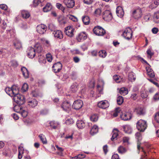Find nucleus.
Here are the masks:
<instances>
[{"label":"nucleus","mask_w":159,"mask_h":159,"mask_svg":"<svg viewBox=\"0 0 159 159\" xmlns=\"http://www.w3.org/2000/svg\"><path fill=\"white\" fill-rule=\"evenodd\" d=\"M5 90L9 95L13 97L14 100L17 104L22 105L25 103V97L19 93V88L16 85H13L11 88L7 87Z\"/></svg>","instance_id":"nucleus-1"},{"label":"nucleus","mask_w":159,"mask_h":159,"mask_svg":"<svg viewBox=\"0 0 159 159\" xmlns=\"http://www.w3.org/2000/svg\"><path fill=\"white\" fill-rule=\"evenodd\" d=\"M137 128L141 132L144 131L147 128V122L143 120H139L136 123Z\"/></svg>","instance_id":"nucleus-2"},{"label":"nucleus","mask_w":159,"mask_h":159,"mask_svg":"<svg viewBox=\"0 0 159 159\" xmlns=\"http://www.w3.org/2000/svg\"><path fill=\"white\" fill-rule=\"evenodd\" d=\"M142 11L141 8H138L133 10L132 12V16L136 19H138L142 16Z\"/></svg>","instance_id":"nucleus-3"},{"label":"nucleus","mask_w":159,"mask_h":159,"mask_svg":"<svg viewBox=\"0 0 159 159\" xmlns=\"http://www.w3.org/2000/svg\"><path fill=\"white\" fill-rule=\"evenodd\" d=\"M93 31L95 34L98 36H103L106 33L105 30L100 26L95 27Z\"/></svg>","instance_id":"nucleus-4"},{"label":"nucleus","mask_w":159,"mask_h":159,"mask_svg":"<svg viewBox=\"0 0 159 159\" xmlns=\"http://www.w3.org/2000/svg\"><path fill=\"white\" fill-rule=\"evenodd\" d=\"M132 31L129 28H127L122 34L123 36L127 39L129 40L132 38Z\"/></svg>","instance_id":"nucleus-5"},{"label":"nucleus","mask_w":159,"mask_h":159,"mask_svg":"<svg viewBox=\"0 0 159 159\" xmlns=\"http://www.w3.org/2000/svg\"><path fill=\"white\" fill-rule=\"evenodd\" d=\"M120 118L122 120L126 121L130 120L132 117L131 114L129 112L123 113L121 112V114L120 115Z\"/></svg>","instance_id":"nucleus-6"},{"label":"nucleus","mask_w":159,"mask_h":159,"mask_svg":"<svg viewBox=\"0 0 159 159\" xmlns=\"http://www.w3.org/2000/svg\"><path fill=\"white\" fill-rule=\"evenodd\" d=\"M83 104V102L82 100H76L74 102L72 105V107L75 110H79L82 107Z\"/></svg>","instance_id":"nucleus-7"},{"label":"nucleus","mask_w":159,"mask_h":159,"mask_svg":"<svg viewBox=\"0 0 159 159\" xmlns=\"http://www.w3.org/2000/svg\"><path fill=\"white\" fill-rule=\"evenodd\" d=\"M103 19L106 21H109L112 18L111 13L109 10H106L104 12Z\"/></svg>","instance_id":"nucleus-8"},{"label":"nucleus","mask_w":159,"mask_h":159,"mask_svg":"<svg viewBox=\"0 0 159 159\" xmlns=\"http://www.w3.org/2000/svg\"><path fill=\"white\" fill-rule=\"evenodd\" d=\"M47 26L43 24L38 25L36 27L37 32L40 34H43L46 31Z\"/></svg>","instance_id":"nucleus-9"},{"label":"nucleus","mask_w":159,"mask_h":159,"mask_svg":"<svg viewBox=\"0 0 159 159\" xmlns=\"http://www.w3.org/2000/svg\"><path fill=\"white\" fill-rule=\"evenodd\" d=\"M74 30V28L71 26H68L66 28L65 32L66 35L71 37L73 36Z\"/></svg>","instance_id":"nucleus-10"},{"label":"nucleus","mask_w":159,"mask_h":159,"mask_svg":"<svg viewBox=\"0 0 159 159\" xmlns=\"http://www.w3.org/2000/svg\"><path fill=\"white\" fill-rule=\"evenodd\" d=\"M52 69L55 73L59 72L61 70L62 65L60 62H58L54 64L52 66Z\"/></svg>","instance_id":"nucleus-11"},{"label":"nucleus","mask_w":159,"mask_h":159,"mask_svg":"<svg viewBox=\"0 0 159 159\" xmlns=\"http://www.w3.org/2000/svg\"><path fill=\"white\" fill-rule=\"evenodd\" d=\"M109 105V104L107 100L101 101L98 103V106L99 107L104 109L107 108Z\"/></svg>","instance_id":"nucleus-12"},{"label":"nucleus","mask_w":159,"mask_h":159,"mask_svg":"<svg viewBox=\"0 0 159 159\" xmlns=\"http://www.w3.org/2000/svg\"><path fill=\"white\" fill-rule=\"evenodd\" d=\"M27 52V55L29 58H33L34 57L35 51L34 48L31 47L28 48Z\"/></svg>","instance_id":"nucleus-13"},{"label":"nucleus","mask_w":159,"mask_h":159,"mask_svg":"<svg viewBox=\"0 0 159 159\" xmlns=\"http://www.w3.org/2000/svg\"><path fill=\"white\" fill-rule=\"evenodd\" d=\"M61 107L63 110L67 111L70 110L71 105L69 102L67 101H65L62 103Z\"/></svg>","instance_id":"nucleus-14"},{"label":"nucleus","mask_w":159,"mask_h":159,"mask_svg":"<svg viewBox=\"0 0 159 159\" xmlns=\"http://www.w3.org/2000/svg\"><path fill=\"white\" fill-rule=\"evenodd\" d=\"M55 38L59 39H61L63 38V35L62 32L59 30H54L52 32Z\"/></svg>","instance_id":"nucleus-15"},{"label":"nucleus","mask_w":159,"mask_h":159,"mask_svg":"<svg viewBox=\"0 0 159 159\" xmlns=\"http://www.w3.org/2000/svg\"><path fill=\"white\" fill-rule=\"evenodd\" d=\"M87 38V35L84 32H82L79 34L76 37L77 40L79 42H81L86 39Z\"/></svg>","instance_id":"nucleus-16"},{"label":"nucleus","mask_w":159,"mask_h":159,"mask_svg":"<svg viewBox=\"0 0 159 159\" xmlns=\"http://www.w3.org/2000/svg\"><path fill=\"white\" fill-rule=\"evenodd\" d=\"M28 106L31 108H34L36 107L38 103V102L35 99H32L29 100L28 102Z\"/></svg>","instance_id":"nucleus-17"},{"label":"nucleus","mask_w":159,"mask_h":159,"mask_svg":"<svg viewBox=\"0 0 159 159\" xmlns=\"http://www.w3.org/2000/svg\"><path fill=\"white\" fill-rule=\"evenodd\" d=\"M135 135L136 138V139L138 140V145H137L138 149L139 150H141L143 152L144 155H145V154H146L145 152L144 151L143 149V148H142V147L140 148V146L139 144V141L140 140H141V134H140V133L139 132H137L135 134Z\"/></svg>","instance_id":"nucleus-18"},{"label":"nucleus","mask_w":159,"mask_h":159,"mask_svg":"<svg viewBox=\"0 0 159 159\" xmlns=\"http://www.w3.org/2000/svg\"><path fill=\"white\" fill-rule=\"evenodd\" d=\"M64 3L68 8H72L75 5L74 0H64Z\"/></svg>","instance_id":"nucleus-19"},{"label":"nucleus","mask_w":159,"mask_h":159,"mask_svg":"<svg viewBox=\"0 0 159 159\" xmlns=\"http://www.w3.org/2000/svg\"><path fill=\"white\" fill-rule=\"evenodd\" d=\"M116 13L118 17L120 18H122L123 17L124 13L122 7L118 6L116 8Z\"/></svg>","instance_id":"nucleus-20"},{"label":"nucleus","mask_w":159,"mask_h":159,"mask_svg":"<svg viewBox=\"0 0 159 159\" xmlns=\"http://www.w3.org/2000/svg\"><path fill=\"white\" fill-rule=\"evenodd\" d=\"M119 131L117 129H114L112 131V135L111 138V140L113 141H115L117 139V137L118 135V132Z\"/></svg>","instance_id":"nucleus-21"},{"label":"nucleus","mask_w":159,"mask_h":159,"mask_svg":"<svg viewBox=\"0 0 159 159\" xmlns=\"http://www.w3.org/2000/svg\"><path fill=\"white\" fill-rule=\"evenodd\" d=\"M76 125L77 127L80 129L84 128L85 126L84 122L82 120H78L76 122Z\"/></svg>","instance_id":"nucleus-22"},{"label":"nucleus","mask_w":159,"mask_h":159,"mask_svg":"<svg viewBox=\"0 0 159 159\" xmlns=\"http://www.w3.org/2000/svg\"><path fill=\"white\" fill-rule=\"evenodd\" d=\"M140 94L141 97L145 98L148 96V92L145 90L144 87H142L141 89Z\"/></svg>","instance_id":"nucleus-23"},{"label":"nucleus","mask_w":159,"mask_h":159,"mask_svg":"<svg viewBox=\"0 0 159 159\" xmlns=\"http://www.w3.org/2000/svg\"><path fill=\"white\" fill-rule=\"evenodd\" d=\"M98 128L97 126L94 125L91 129L90 134L92 135H93L98 132Z\"/></svg>","instance_id":"nucleus-24"},{"label":"nucleus","mask_w":159,"mask_h":159,"mask_svg":"<svg viewBox=\"0 0 159 159\" xmlns=\"http://www.w3.org/2000/svg\"><path fill=\"white\" fill-rule=\"evenodd\" d=\"M124 131L125 133L130 134L132 132V129L130 126L128 125H124L123 126Z\"/></svg>","instance_id":"nucleus-25"},{"label":"nucleus","mask_w":159,"mask_h":159,"mask_svg":"<svg viewBox=\"0 0 159 159\" xmlns=\"http://www.w3.org/2000/svg\"><path fill=\"white\" fill-rule=\"evenodd\" d=\"M52 8V6L50 3H48L43 8V11L44 12H47L50 11Z\"/></svg>","instance_id":"nucleus-26"},{"label":"nucleus","mask_w":159,"mask_h":159,"mask_svg":"<svg viewBox=\"0 0 159 159\" xmlns=\"http://www.w3.org/2000/svg\"><path fill=\"white\" fill-rule=\"evenodd\" d=\"M21 15L22 17L25 19H27L30 16V13L28 11L25 10L22 11Z\"/></svg>","instance_id":"nucleus-27"},{"label":"nucleus","mask_w":159,"mask_h":159,"mask_svg":"<svg viewBox=\"0 0 159 159\" xmlns=\"http://www.w3.org/2000/svg\"><path fill=\"white\" fill-rule=\"evenodd\" d=\"M14 45L15 48L17 49H20L22 48L21 43L18 40H16L14 43Z\"/></svg>","instance_id":"nucleus-28"},{"label":"nucleus","mask_w":159,"mask_h":159,"mask_svg":"<svg viewBox=\"0 0 159 159\" xmlns=\"http://www.w3.org/2000/svg\"><path fill=\"white\" fill-rule=\"evenodd\" d=\"M78 84L76 83H73L70 87L71 91L73 93L76 92L78 89Z\"/></svg>","instance_id":"nucleus-29"},{"label":"nucleus","mask_w":159,"mask_h":159,"mask_svg":"<svg viewBox=\"0 0 159 159\" xmlns=\"http://www.w3.org/2000/svg\"><path fill=\"white\" fill-rule=\"evenodd\" d=\"M35 52L38 53H41L43 51V48L39 44H36L35 46Z\"/></svg>","instance_id":"nucleus-30"},{"label":"nucleus","mask_w":159,"mask_h":159,"mask_svg":"<svg viewBox=\"0 0 159 159\" xmlns=\"http://www.w3.org/2000/svg\"><path fill=\"white\" fill-rule=\"evenodd\" d=\"M24 148L23 147L19 146L18 147L19 153L18 154V158L19 159H21L24 153Z\"/></svg>","instance_id":"nucleus-31"},{"label":"nucleus","mask_w":159,"mask_h":159,"mask_svg":"<svg viewBox=\"0 0 159 159\" xmlns=\"http://www.w3.org/2000/svg\"><path fill=\"white\" fill-rule=\"evenodd\" d=\"M21 70L23 76L25 78H28L29 76V72L27 69L25 67L21 68Z\"/></svg>","instance_id":"nucleus-32"},{"label":"nucleus","mask_w":159,"mask_h":159,"mask_svg":"<svg viewBox=\"0 0 159 159\" xmlns=\"http://www.w3.org/2000/svg\"><path fill=\"white\" fill-rule=\"evenodd\" d=\"M82 19L83 23L85 25H88L89 23L90 20L88 16H83Z\"/></svg>","instance_id":"nucleus-33"},{"label":"nucleus","mask_w":159,"mask_h":159,"mask_svg":"<svg viewBox=\"0 0 159 159\" xmlns=\"http://www.w3.org/2000/svg\"><path fill=\"white\" fill-rule=\"evenodd\" d=\"M118 152L120 154H124L127 151V149L123 146H120L117 149Z\"/></svg>","instance_id":"nucleus-34"},{"label":"nucleus","mask_w":159,"mask_h":159,"mask_svg":"<svg viewBox=\"0 0 159 159\" xmlns=\"http://www.w3.org/2000/svg\"><path fill=\"white\" fill-rule=\"evenodd\" d=\"M135 111L139 115H143L145 113L143 109L139 107L136 108Z\"/></svg>","instance_id":"nucleus-35"},{"label":"nucleus","mask_w":159,"mask_h":159,"mask_svg":"<svg viewBox=\"0 0 159 159\" xmlns=\"http://www.w3.org/2000/svg\"><path fill=\"white\" fill-rule=\"evenodd\" d=\"M39 137L43 144H46L47 143L46 138L43 134H40L39 135Z\"/></svg>","instance_id":"nucleus-36"},{"label":"nucleus","mask_w":159,"mask_h":159,"mask_svg":"<svg viewBox=\"0 0 159 159\" xmlns=\"http://www.w3.org/2000/svg\"><path fill=\"white\" fill-rule=\"evenodd\" d=\"M153 20L156 23H159V12H157L154 13Z\"/></svg>","instance_id":"nucleus-37"},{"label":"nucleus","mask_w":159,"mask_h":159,"mask_svg":"<svg viewBox=\"0 0 159 159\" xmlns=\"http://www.w3.org/2000/svg\"><path fill=\"white\" fill-rule=\"evenodd\" d=\"M120 93L122 95H125L128 93V91L127 89L122 88L120 89Z\"/></svg>","instance_id":"nucleus-38"},{"label":"nucleus","mask_w":159,"mask_h":159,"mask_svg":"<svg viewBox=\"0 0 159 159\" xmlns=\"http://www.w3.org/2000/svg\"><path fill=\"white\" fill-rule=\"evenodd\" d=\"M50 126L53 129H56L58 125V123L54 121H51L49 123Z\"/></svg>","instance_id":"nucleus-39"},{"label":"nucleus","mask_w":159,"mask_h":159,"mask_svg":"<svg viewBox=\"0 0 159 159\" xmlns=\"http://www.w3.org/2000/svg\"><path fill=\"white\" fill-rule=\"evenodd\" d=\"M39 61L40 63L45 64L46 62L45 57L44 56L40 55L39 56Z\"/></svg>","instance_id":"nucleus-40"},{"label":"nucleus","mask_w":159,"mask_h":159,"mask_svg":"<svg viewBox=\"0 0 159 159\" xmlns=\"http://www.w3.org/2000/svg\"><path fill=\"white\" fill-rule=\"evenodd\" d=\"M107 53L104 50H101L98 52L99 56L102 58H104L106 57Z\"/></svg>","instance_id":"nucleus-41"},{"label":"nucleus","mask_w":159,"mask_h":159,"mask_svg":"<svg viewBox=\"0 0 159 159\" xmlns=\"http://www.w3.org/2000/svg\"><path fill=\"white\" fill-rule=\"evenodd\" d=\"M98 117L97 115L93 114L91 116L90 119L91 121L96 122L98 120Z\"/></svg>","instance_id":"nucleus-42"},{"label":"nucleus","mask_w":159,"mask_h":159,"mask_svg":"<svg viewBox=\"0 0 159 159\" xmlns=\"http://www.w3.org/2000/svg\"><path fill=\"white\" fill-rule=\"evenodd\" d=\"M20 105H16L14 106V108L15 111L19 113L22 109V107L20 106Z\"/></svg>","instance_id":"nucleus-43"},{"label":"nucleus","mask_w":159,"mask_h":159,"mask_svg":"<svg viewBox=\"0 0 159 159\" xmlns=\"http://www.w3.org/2000/svg\"><path fill=\"white\" fill-rule=\"evenodd\" d=\"M123 101L124 99L123 97L122 96H119L117 98V102L118 105H120L121 104L123 103Z\"/></svg>","instance_id":"nucleus-44"},{"label":"nucleus","mask_w":159,"mask_h":159,"mask_svg":"<svg viewBox=\"0 0 159 159\" xmlns=\"http://www.w3.org/2000/svg\"><path fill=\"white\" fill-rule=\"evenodd\" d=\"M120 108V107H117L115 109L114 113L113 114V116L114 117H116L118 116V114L120 113L121 111Z\"/></svg>","instance_id":"nucleus-45"},{"label":"nucleus","mask_w":159,"mask_h":159,"mask_svg":"<svg viewBox=\"0 0 159 159\" xmlns=\"http://www.w3.org/2000/svg\"><path fill=\"white\" fill-rule=\"evenodd\" d=\"M11 66L15 68L17 67L18 65V64L17 61L13 60L10 61Z\"/></svg>","instance_id":"nucleus-46"},{"label":"nucleus","mask_w":159,"mask_h":159,"mask_svg":"<svg viewBox=\"0 0 159 159\" xmlns=\"http://www.w3.org/2000/svg\"><path fill=\"white\" fill-rule=\"evenodd\" d=\"M147 53L148 56V57L150 58H151L152 57L153 55V52L152 51V50L151 49H148Z\"/></svg>","instance_id":"nucleus-47"},{"label":"nucleus","mask_w":159,"mask_h":159,"mask_svg":"<svg viewBox=\"0 0 159 159\" xmlns=\"http://www.w3.org/2000/svg\"><path fill=\"white\" fill-rule=\"evenodd\" d=\"M20 113L21 115L23 117H26L28 115V112L27 111L23 110V109L21 110V111L19 112Z\"/></svg>","instance_id":"nucleus-48"},{"label":"nucleus","mask_w":159,"mask_h":159,"mask_svg":"<svg viewBox=\"0 0 159 159\" xmlns=\"http://www.w3.org/2000/svg\"><path fill=\"white\" fill-rule=\"evenodd\" d=\"M128 78L131 81H132L133 80H135V78L134 77L133 73L132 72L129 73L128 75Z\"/></svg>","instance_id":"nucleus-49"},{"label":"nucleus","mask_w":159,"mask_h":159,"mask_svg":"<svg viewBox=\"0 0 159 159\" xmlns=\"http://www.w3.org/2000/svg\"><path fill=\"white\" fill-rule=\"evenodd\" d=\"M56 147L57 149V150L59 151V152L57 153L60 156H62L63 154L62 152L64 149L62 148L59 147L57 145H56Z\"/></svg>","instance_id":"nucleus-50"},{"label":"nucleus","mask_w":159,"mask_h":159,"mask_svg":"<svg viewBox=\"0 0 159 159\" xmlns=\"http://www.w3.org/2000/svg\"><path fill=\"white\" fill-rule=\"evenodd\" d=\"M28 89V86L26 83H24L23 84V86L21 88V90L23 92L26 91Z\"/></svg>","instance_id":"nucleus-51"},{"label":"nucleus","mask_w":159,"mask_h":159,"mask_svg":"<svg viewBox=\"0 0 159 159\" xmlns=\"http://www.w3.org/2000/svg\"><path fill=\"white\" fill-rule=\"evenodd\" d=\"M56 6L57 8L61 10L62 11H64L65 10V8L61 4L57 3L56 4Z\"/></svg>","instance_id":"nucleus-52"},{"label":"nucleus","mask_w":159,"mask_h":159,"mask_svg":"<svg viewBox=\"0 0 159 159\" xmlns=\"http://www.w3.org/2000/svg\"><path fill=\"white\" fill-rule=\"evenodd\" d=\"M67 17L70 19L71 20L75 22L77 20V18L76 17L72 15H69L67 16Z\"/></svg>","instance_id":"nucleus-53"},{"label":"nucleus","mask_w":159,"mask_h":159,"mask_svg":"<svg viewBox=\"0 0 159 159\" xmlns=\"http://www.w3.org/2000/svg\"><path fill=\"white\" fill-rule=\"evenodd\" d=\"M46 58L47 61L49 62H51L52 60V57L50 53L46 54Z\"/></svg>","instance_id":"nucleus-54"},{"label":"nucleus","mask_w":159,"mask_h":159,"mask_svg":"<svg viewBox=\"0 0 159 159\" xmlns=\"http://www.w3.org/2000/svg\"><path fill=\"white\" fill-rule=\"evenodd\" d=\"M101 13V10L99 8L97 9L94 12L95 15L97 16H99Z\"/></svg>","instance_id":"nucleus-55"},{"label":"nucleus","mask_w":159,"mask_h":159,"mask_svg":"<svg viewBox=\"0 0 159 159\" xmlns=\"http://www.w3.org/2000/svg\"><path fill=\"white\" fill-rule=\"evenodd\" d=\"M65 122L67 125H70L74 123V121L72 119L70 118L67 119Z\"/></svg>","instance_id":"nucleus-56"},{"label":"nucleus","mask_w":159,"mask_h":159,"mask_svg":"<svg viewBox=\"0 0 159 159\" xmlns=\"http://www.w3.org/2000/svg\"><path fill=\"white\" fill-rule=\"evenodd\" d=\"M97 91L100 94L102 93L103 88L99 85H97Z\"/></svg>","instance_id":"nucleus-57"},{"label":"nucleus","mask_w":159,"mask_h":159,"mask_svg":"<svg viewBox=\"0 0 159 159\" xmlns=\"http://www.w3.org/2000/svg\"><path fill=\"white\" fill-rule=\"evenodd\" d=\"M85 155L83 154H79L77 156H75V157H74V158L75 159H78V158H83L85 157Z\"/></svg>","instance_id":"nucleus-58"},{"label":"nucleus","mask_w":159,"mask_h":159,"mask_svg":"<svg viewBox=\"0 0 159 159\" xmlns=\"http://www.w3.org/2000/svg\"><path fill=\"white\" fill-rule=\"evenodd\" d=\"M32 95L34 97H37L39 96V93L36 90L33 91L32 92Z\"/></svg>","instance_id":"nucleus-59"},{"label":"nucleus","mask_w":159,"mask_h":159,"mask_svg":"<svg viewBox=\"0 0 159 159\" xmlns=\"http://www.w3.org/2000/svg\"><path fill=\"white\" fill-rule=\"evenodd\" d=\"M148 80L155 84L157 87H159V84L157 82L151 79H148Z\"/></svg>","instance_id":"nucleus-60"},{"label":"nucleus","mask_w":159,"mask_h":159,"mask_svg":"<svg viewBox=\"0 0 159 159\" xmlns=\"http://www.w3.org/2000/svg\"><path fill=\"white\" fill-rule=\"evenodd\" d=\"M93 2V0H84V3L87 5L91 4Z\"/></svg>","instance_id":"nucleus-61"},{"label":"nucleus","mask_w":159,"mask_h":159,"mask_svg":"<svg viewBox=\"0 0 159 159\" xmlns=\"http://www.w3.org/2000/svg\"><path fill=\"white\" fill-rule=\"evenodd\" d=\"M0 8L2 10H6L7 9V7L6 4H2L0 5Z\"/></svg>","instance_id":"nucleus-62"},{"label":"nucleus","mask_w":159,"mask_h":159,"mask_svg":"<svg viewBox=\"0 0 159 159\" xmlns=\"http://www.w3.org/2000/svg\"><path fill=\"white\" fill-rule=\"evenodd\" d=\"M111 159H120V158L118 154H114L112 155Z\"/></svg>","instance_id":"nucleus-63"},{"label":"nucleus","mask_w":159,"mask_h":159,"mask_svg":"<svg viewBox=\"0 0 159 159\" xmlns=\"http://www.w3.org/2000/svg\"><path fill=\"white\" fill-rule=\"evenodd\" d=\"M155 118L157 122L159 123V112H158L156 113L155 116Z\"/></svg>","instance_id":"nucleus-64"}]
</instances>
